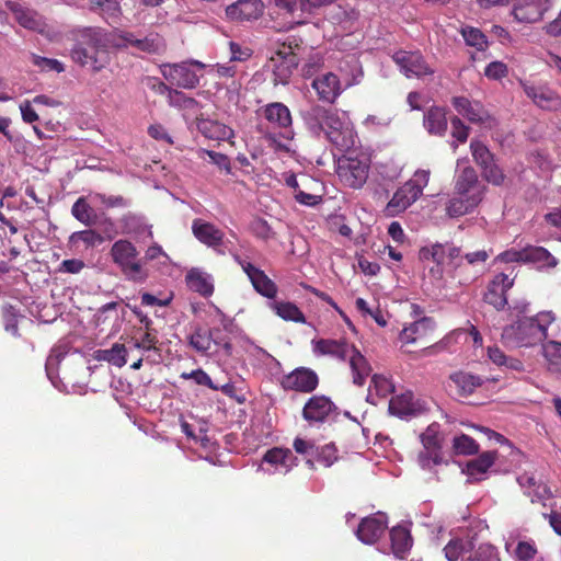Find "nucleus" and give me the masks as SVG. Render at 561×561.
<instances>
[{
	"instance_id": "f257e3e1",
	"label": "nucleus",
	"mask_w": 561,
	"mask_h": 561,
	"mask_svg": "<svg viewBox=\"0 0 561 561\" xmlns=\"http://www.w3.org/2000/svg\"><path fill=\"white\" fill-rule=\"evenodd\" d=\"M300 116L312 137H323L339 151L345 152L356 146L357 134L354 124L344 112L332 106L312 103L301 111Z\"/></svg>"
},
{
	"instance_id": "f03ea898",
	"label": "nucleus",
	"mask_w": 561,
	"mask_h": 561,
	"mask_svg": "<svg viewBox=\"0 0 561 561\" xmlns=\"http://www.w3.org/2000/svg\"><path fill=\"white\" fill-rule=\"evenodd\" d=\"M112 33L101 27H83L76 32V44L70 50L71 59L80 67L96 73L111 61L108 48L112 46Z\"/></svg>"
},
{
	"instance_id": "7ed1b4c3",
	"label": "nucleus",
	"mask_w": 561,
	"mask_h": 561,
	"mask_svg": "<svg viewBox=\"0 0 561 561\" xmlns=\"http://www.w3.org/2000/svg\"><path fill=\"white\" fill-rule=\"evenodd\" d=\"M556 320L551 311H541L534 317L518 319L503 329L501 339L508 347H533L542 343L547 336V330Z\"/></svg>"
},
{
	"instance_id": "20e7f679",
	"label": "nucleus",
	"mask_w": 561,
	"mask_h": 561,
	"mask_svg": "<svg viewBox=\"0 0 561 561\" xmlns=\"http://www.w3.org/2000/svg\"><path fill=\"white\" fill-rule=\"evenodd\" d=\"M313 353L317 356H330L339 360L348 359L353 375V382L363 386L371 371L370 364L366 357L345 339H319L312 341Z\"/></svg>"
},
{
	"instance_id": "39448f33",
	"label": "nucleus",
	"mask_w": 561,
	"mask_h": 561,
	"mask_svg": "<svg viewBox=\"0 0 561 561\" xmlns=\"http://www.w3.org/2000/svg\"><path fill=\"white\" fill-rule=\"evenodd\" d=\"M110 256L128 280L141 283L148 278L149 273L145 262L131 241L127 239L115 241L111 247Z\"/></svg>"
},
{
	"instance_id": "423d86ee",
	"label": "nucleus",
	"mask_w": 561,
	"mask_h": 561,
	"mask_svg": "<svg viewBox=\"0 0 561 561\" xmlns=\"http://www.w3.org/2000/svg\"><path fill=\"white\" fill-rule=\"evenodd\" d=\"M299 42L294 36L288 37L286 42L279 45L275 55L271 58L274 62L273 82L275 85L289 82L293 71L299 64L298 55L295 51L300 47Z\"/></svg>"
},
{
	"instance_id": "0eeeda50",
	"label": "nucleus",
	"mask_w": 561,
	"mask_h": 561,
	"mask_svg": "<svg viewBox=\"0 0 561 561\" xmlns=\"http://www.w3.org/2000/svg\"><path fill=\"white\" fill-rule=\"evenodd\" d=\"M470 151L473 161L481 169V174L485 181L493 185H502L505 180L503 170L496 163L493 152L480 140L472 139Z\"/></svg>"
},
{
	"instance_id": "6e6552de",
	"label": "nucleus",
	"mask_w": 561,
	"mask_h": 561,
	"mask_svg": "<svg viewBox=\"0 0 561 561\" xmlns=\"http://www.w3.org/2000/svg\"><path fill=\"white\" fill-rule=\"evenodd\" d=\"M113 48L123 49L133 47L138 51L147 54H159L165 48L163 38L156 33H150L145 37H138L131 32H111Z\"/></svg>"
},
{
	"instance_id": "1a4fd4ad",
	"label": "nucleus",
	"mask_w": 561,
	"mask_h": 561,
	"mask_svg": "<svg viewBox=\"0 0 561 561\" xmlns=\"http://www.w3.org/2000/svg\"><path fill=\"white\" fill-rule=\"evenodd\" d=\"M369 163L366 158L344 156L337 160L339 178L352 188H360L368 179Z\"/></svg>"
},
{
	"instance_id": "9d476101",
	"label": "nucleus",
	"mask_w": 561,
	"mask_h": 561,
	"mask_svg": "<svg viewBox=\"0 0 561 561\" xmlns=\"http://www.w3.org/2000/svg\"><path fill=\"white\" fill-rule=\"evenodd\" d=\"M302 419L309 425L324 424L337 415V407L324 394H313L305 403Z\"/></svg>"
},
{
	"instance_id": "9b49d317",
	"label": "nucleus",
	"mask_w": 561,
	"mask_h": 561,
	"mask_svg": "<svg viewBox=\"0 0 561 561\" xmlns=\"http://www.w3.org/2000/svg\"><path fill=\"white\" fill-rule=\"evenodd\" d=\"M319 382V376L313 369L300 366L284 375L279 385L285 391L311 393L318 388Z\"/></svg>"
},
{
	"instance_id": "f8f14e48",
	"label": "nucleus",
	"mask_w": 561,
	"mask_h": 561,
	"mask_svg": "<svg viewBox=\"0 0 561 561\" xmlns=\"http://www.w3.org/2000/svg\"><path fill=\"white\" fill-rule=\"evenodd\" d=\"M520 84L527 98L539 108L551 112L561 110V94L547 83L520 82Z\"/></svg>"
},
{
	"instance_id": "ddd939ff",
	"label": "nucleus",
	"mask_w": 561,
	"mask_h": 561,
	"mask_svg": "<svg viewBox=\"0 0 561 561\" xmlns=\"http://www.w3.org/2000/svg\"><path fill=\"white\" fill-rule=\"evenodd\" d=\"M194 66L199 68L204 67L199 61H195L194 64L181 62L164 65L162 75L172 85L183 89H193L199 82V78L193 69Z\"/></svg>"
},
{
	"instance_id": "4468645a",
	"label": "nucleus",
	"mask_w": 561,
	"mask_h": 561,
	"mask_svg": "<svg viewBox=\"0 0 561 561\" xmlns=\"http://www.w3.org/2000/svg\"><path fill=\"white\" fill-rule=\"evenodd\" d=\"M515 277L511 274L497 273L489 282L483 295L484 302L496 310H503L507 305V291L513 287Z\"/></svg>"
},
{
	"instance_id": "2eb2a0df",
	"label": "nucleus",
	"mask_w": 561,
	"mask_h": 561,
	"mask_svg": "<svg viewBox=\"0 0 561 561\" xmlns=\"http://www.w3.org/2000/svg\"><path fill=\"white\" fill-rule=\"evenodd\" d=\"M263 117L275 128L284 130L283 137L294 138L293 116L287 105L282 102H272L261 107Z\"/></svg>"
},
{
	"instance_id": "dca6fc26",
	"label": "nucleus",
	"mask_w": 561,
	"mask_h": 561,
	"mask_svg": "<svg viewBox=\"0 0 561 561\" xmlns=\"http://www.w3.org/2000/svg\"><path fill=\"white\" fill-rule=\"evenodd\" d=\"M446 272L453 279L457 280L459 285H469L478 277V270H473L463 262L461 248L457 245L449 247Z\"/></svg>"
},
{
	"instance_id": "f3484780",
	"label": "nucleus",
	"mask_w": 561,
	"mask_h": 561,
	"mask_svg": "<svg viewBox=\"0 0 561 561\" xmlns=\"http://www.w3.org/2000/svg\"><path fill=\"white\" fill-rule=\"evenodd\" d=\"M388 528V517L382 512H377L363 518L357 527V538L366 543L377 542Z\"/></svg>"
},
{
	"instance_id": "a211bd4d",
	"label": "nucleus",
	"mask_w": 561,
	"mask_h": 561,
	"mask_svg": "<svg viewBox=\"0 0 561 561\" xmlns=\"http://www.w3.org/2000/svg\"><path fill=\"white\" fill-rule=\"evenodd\" d=\"M455 194L474 198L481 203L485 186L479 181L478 173L472 167L463 168L456 178Z\"/></svg>"
},
{
	"instance_id": "6ab92c4d",
	"label": "nucleus",
	"mask_w": 561,
	"mask_h": 561,
	"mask_svg": "<svg viewBox=\"0 0 561 561\" xmlns=\"http://www.w3.org/2000/svg\"><path fill=\"white\" fill-rule=\"evenodd\" d=\"M392 59L408 78L413 76L420 78L434 72L419 51L399 50Z\"/></svg>"
},
{
	"instance_id": "aec40b11",
	"label": "nucleus",
	"mask_w": 561,
	"mask_h": 561,
	"mask_svg": "<svg viewBox=\"0 0 561 561\" xmlns=\"http://www.w3.org/2000/svg\"><path fill=\"white\" fill-rule=\"evenodd\" d=\"M311 87L314 89L318 99L329 104H334L343 91L339 77L333 72H325L316 77Z\"/></svg>"
},
{
	"instance_id": "412c9836",
	"label": "nucleus",
	"mask_w": 561,
	"mask_h": 561,
	"mask_svg": "<svg viewBox=\"0 0 561 561\" xmlns=\"http://www.w3.org/2000/svg\"><path fill=\"white\" fill-rule=\"evenodd\" d=\"M240 266L249 277L254 289L266 298H275L277 294L276 284L264 273V271L254 266L252 263L238 259Z\"/></svg>"
},
{
	"instance_id": "4be33fe9",
	"label": "nucleus",
	"mask_w": 561,
	"mask_h": 561,
	"mask_svg": "<svg viewBox=\"0 0 561 561\" xmlns=\"http://www.w3.org/2000/svg\"><path fill=\"white\" fill-rule=\"evenodd\" d=\"M264 11L262 0H238L226 8L229 20L244 22L257 20Z\"/></svg>"
},
{
	"instance_id": "5701e85b",
	"label": "nucleus",
	"mask_w": 561,
	"mask_h": 561,
	"mask_svg": "<svg viewBox=\"0 0 561 561\" xmlns=\"http://www.w3.org/2000/svg\"><path fill=\"white\" fill-rule=\"evenodd\" d=\"M420 196L421 191L405 182L394 192L392 198L388 202L385 211L388 216H398L417 201Z\"/></svg>"
},
{
	"instance_id": "b1692460",
	"label": "nucleus",
	"mask_w": 561,
	"mask_h": 561,
	"mask_svg": "<svg viewBox=\"0 0 561 561\" xmlns=\"http://www.w3.org/2000/svg\"><path fill=\"white\" fill-rule=\"evenodd\" d=\"M450 245H454V244L453 243L443 244V243L436 242L430 247L421 248V250L419 252L420 260H423V261L432 260L433 262L436 263V266L432 267L428 273L433 278H435L437 280H442L444 277V273H445L444 263H445V259L448 260V252H449Z\"/></svg>"
},
{
	"instance_id": "393cba45",
	"label": "nucleus",
	"mask_w": 561,
	"mask_h": 561,
	"mask_svg": "<svg viewBox=\"0 0 561 561\" xmlns=\"http://www.w3.org/2000/svg\"><path fill=\"white\" fill-rule=\"evenodd\" d=\"M435 322L432 318L424 317L409 327H405L399 335L400 341L403 344H414L417 342L430 343V335L434 332Z\"/></svg>"
},
{
	"instance_id": "a878e982",
	"label": "nucleus",
	"mask_w": 561,
	"mask_h": 561,
	"mask_svg": "<svg viewBox=\"0 0 561 561\" xmlns=\"http://www.w3.org/2000/svg\"><path fill=\"white\" fill-rule=\"evenodd\" d=\"M451 104L460 115L473 124L486 125V122L491 118L480 102H471L465 96H455Z\"/></svg>"
},
{
	"instance_id": "bb28decb",
	"label": "nucleus",
	"mask_w": 561,
	"mask_h": 561,
	"mask_svg": "<svg viewBox=\"0 0 561 561\" xmlns=\"http://www.w3.org/2000/svg\"><path fill=\"white\" fill-rule=\"evenodd\" d=\"M192 232L201 243L214 249L220 247L225 238L222 230L201 218L193 220Z\"/></svg>"
},
{
	"instance_id": "cd10ccee",
	"label": "nucleus",
	"mask_w": 561,
	"mask_h": 561,
	"mask_svg": "<svg viewBox=\"0 0 561 561\" xmlns=\"http://www.w3.org/2000/svg\"><path fill=\"white\" fill-rule=\"evenodd\" d=\"M549 0H524L513 9L514 18L524 23H534L542 19L548 10Z\"/></svg>"
},
{
	"instance_id": "c85d7f7f",
	"label": "nucleus",
	"mask_w": 561,
	"mask_h": 561,
	"mask_svg": "<svg viewBox=\"0 0 561 561\" xmlns=\"http://www.w3.org/2000/svg\"><path fill=\"white\" fill-rule=\"evenodd\" d=\"M5 7L14 14L16 22L22 27L31 31H43L45 23L36 11L15 1H7Z\"/></svg>"
},
{
	"instance_id": "c756f323",
	"label": "nucleus",
	"mask_w": 561,
	"mask_h": 561,
	"mask_svg": "<svg viewBox=\"0 0 561 561\" xmlns=\"http://www.w3.org/2000/svg\"><path fill=\"white\" fill-rule=\"evenodd\" d=\"M263 462L270 463L275 470L286 473L297 466V457L289 448L273 447L264 454Z\"/></svg>"
},
{
	"instance_id": "7c9ffc66",
	"label": "nucleus",
	"mask_w": 561,
	"mask_h": 561,
	"mask_svg": "<svg viewBox=\"0 0 561 561\" xmlns=\"http://www.w3.org/2000/svg\"><path fill=\"white\" fill-rule=\"evenodd\" d=\"M389 412L399 417L415 416L421 412V405L414 401L413 393L407 391L392 397L389 402Z\"/></svg>"
},
{
	"instance_id": "2f4dec72",
	"label": "nucleus",
	"mask_w": 561,
	"mask_h": 561,
	"mask_svg": "<svg viewBox=\"0 0 561 561\" xmlns=\"http://www.w3.org/2000/svg\"><path fill=\"white\" fill-rule=\"evenodd\" d=\"M196 127L205 138L210 140H226L233 136V130L229 126L209 118L198 117Z\"/></svg>"
},
{
	"instance_id": "473e14b6",
	"label": "nucleus",
	"mask_w": 561,
	"mask_h": 561,
	"mask_svg": "<svg viewBox=\"0 0 561 561\" xmlns=\"http://www.w3.org/2000/svg\"><path fill=\"white\" fill-rule=\"evenodd\" d=\"M187 287L203 297L214 294V284L209 274L198 268H192L185 276Z\"/></svg>"
},
{
	"instance_id": "72a5a7b5",
	"label": "nucleus",
	"mask_w": 561,
	"mask_h": 561,
	"mask_svg": "<svg viewBox=\"0 0 561 561\" xmlns=\"http://www.w3.org/2000/svg\"><path fill=\"white\" fill-rule=\"evenodd\" d=\"M423 125L431 135L443 136L447 130L446 111L432 106L424 113Z\"/></svg>"
},
{
	"instance_id": "f704fd0d",
	"label": "nucleus",
	"mask_w": 561,
	"mask_h": 561,
	"mask_svg": "<svg viewBox=\"0 0 561 561\" xmlns=\"http://www.w3.org/2000/svg\"><path fill=\"white\" fill-rule=\"evenodd\" d=\"M390 540L392 553L398 559H404L412 547V537L403 526H396L390 529Z\"/></svg>"
},
{
	"instance_id": "c9c22d12",
	"label": "nucleus",
	"mask_w": 561,
	"mask_h": 561,
	"mask_svg": "<svg viewBox=\"0 0 561 561\" xmlns=\"http://www.w3.org/2000/svg\"><path fill=\"white\" fill-rule=\"evenodd\" d=\"M450 379L457 387V394L459 397H468L474 390L482 386L483 380L479 376H474L465 371H458L450 376Z\"/></svg>"
},
{
	"instance_id": "e433bc0d",
	"label": "nucleus",
	"mask_w": 561,
	"mask_h": 561,
	"mask_svg": "<svg viewBox=\"0 0 561 561\" xmlns=\"http://www.w3.org/2000/svg\"><path fill=\"white\" fill-rule=\"evenodd\" d=\"M480 203L474 198L463 195H456L451 197L446 206V213L451 218H457L472 211Z\"/></svg>"
},
{
	"instance_id": "4c0bfd02",
	"label": "nucleus",
	"mask_w": 561,
	"mask_h": 561,
	"mask_svg": "<svg viewBox=\"0 0 561 561\" xmlns=\"http://www.w3.org/2000/svg\"><path fill=\"white\" fill-rule=\"evenodd\" d=\"M71 215L87 227H92L98 222V216L93 208L88 204L87 198L79 197L71 207Z\"/></svg>"
},
{
	"instance_id": "58836bf2",
	"label": "nucleus",
	"mask_w": 561,
	"mask_h": 561,
	"mask_svg": "<svg viewBox=\"0 0 561 561\" xmlns=\"http://www.w3.org/2000/svg\"><path fill=\"white\" fill-rule=\"evenodd\" d=\"M496 457V451L489 450L480 454L476 459L468 461L466 466L468 476L477 477L485 473L493 466Z\"/></svg>"
},
{
	"instance_id": "ea45409f",
	"label": "nucleus",
	"mask_w": 561,
	"mask_h": 561,
	"mask_svg": "<svg viewBox=\"0 0 561 561\" xmlns=\"http://www.w3.org/2000/svg\"><path fill=\"white\" fill-rule=\"evenodd\" d=\"M526 263H537L543 267H554L558 260L543 247H525Z\"/></svg>"
},
{
	"instance_id": "a19ab883",
	"label": "nucleus",
	"mask_w": 561,
	"mask_h": 561,
	"mask_svg": "<svg viewBox=\"0 0 561 561\" xmlns=\"http://www.w3.org/2000/svg\"><path fill=\"white\" fill-rule=\"evenodd\" d=\"M488 356L490 360L499 367H505L513 371H523L524 364L522 360L515 357L507 356L500 347L490 346L488 348Z\"/></svg>"
},
{
	"instance_id": "79ce46f5",
	"label": "nucleus",
	"mask_w": 561,
	"mask_h": 561,
	"mask_svg": "<svg viewBox=\"0 0 561 561\" xmlns=\"http://www.w3.org/2000/svg\"><path fill=\"white\" fill-rule=\"evenodd\" d=\"M213 332V330L197 327L188 337L190 346L201 354H206L214 342Z\"/></svg>"
},
{
	"instance_id": "37998d69",
	"label": "nucleus",
	"mask_w": 561,
	"mask_h": 561,
	"mask_svg": "<svg viewBox=\"0 0 561 561\" xmlns=\"http://www.w3.org/2000/svg\"><path fill=\"white\" fill-rule=\"evenodd\" d=\"M127 348L124 344L115 343L108 350H100L98 359L106 360L116 367H123L126 363Z\"/></svg>"
},
{
	"instance_id": "c03bdc74",
	"label": "nucleus",
	"mask_w": 561,
	"mask_h": 561,
	"mask_svg": "<svg viewBox=\"0 0 561 561\" xmlns=\"http://www.w3.org/2000/svg\"><path fill=\"white\" fill-rule=\"evenodd\" d=\"M453 450L455 455L471 456L479 451V444L469 435L460 434L453 439Z\"/></svg>"
},
{
	"instance_id": "a18cd8bd",
	"label": "nucleus",
	"mask_w": 561,
	"mask_h": 561,
	"mask_svg": "<svg viewBox=\"0 0 561 561\" xmlns=\"http://www.w3.org/2000/svg\"><path fill=\"white\" fill-rule=\"evenodd\" d=\"M273 309L276 314L286 321L304 323L306 321L304 313L293 302H274Z\"/></svg>"
},
{
	"instance_id": "49530a36",
	"label": "nucleus",
	"mask_w": 561,
	"mask_h": 561,
	"mask_svg": "<svg viewBox=\"0 0 561 561\" xmlns=\"http://www.w3.org/2000/svg\"><path fill=\"white\" fill-rule=\"evenodd\" d=\"M90 9L99 11L105 20H116L121 15V7L117 0H90Z\"/></svg>"
},
{
	"instance_id": "de8ad7c7",
	"label": "nucleus",
	"mask_w": 561,
	"mask_h": 561,
	"mask_svg": "<svg viewBox=\"0 0 561 561\" xmlns=\"http://www.w3.org/2000/svg\"><path fill=\"white\" fill-rule=\"evenodd\" d=\"M274 4L284 16L290 19V23L301 22L302 13H300V3L298 4L297 0H274Z\"/></svg>"
},
{
	"instance_id": "09e8293b",
	"label": "nucleus",
	"mask_w": 561,
	"mask_h": 561,
	"mask_svg": "<svg viewBox=\"0 0 561 561\" xmlns=\"http://www.w3.org/2000/svg\"><path fill=\"white\" fill-rule=\"evenodd\" d=\"M420 439L424 449L443 448V439L439 435V425L433 423L420 435Z\"/></svg>"
},
{
	"instance_id": "8fccbe9b",
	"label": "nucleus",
	"mask_w": 561,
	"mask_h": 561,
	"mask_svg": "<svg viewBox=\"0 0 561 561\" xmlns=\"http://www.w3.org/2000/svg\"><path fill=\"white\" fill-rule=\"evenodd\" d=\"M69 240L70 242L82 241L87 248H94L102 244L105 238L93 229H87L73 232Z\"/></svg>"
},
{
	"instance_id": "3c124183",
	"label": "nucleus",
	"mask_w": 561,
	"mask_h": 561,
	"mask_svg": "<svg viewBox=\"0 0 561 561\" xmlns=\"http://www.w3.org/2000/svg\"><path fill=\"white\" fill-rule=\"evenodd\" d=\"M373 390L375 391L378 398H386L388 394L394 391V386L390 379L382 375H374L370 380L369 386V394H373Z\"/></svg>"
},
{
	"instance_id": "603ef678",
	"label": "nucleus",
	"mask_w": 561,
	"mask_h": 561,
	"mask_svg": "<svg viewBox=\"0 0 561 561\" xmlns=\"http://www.w3.org/2000/svg\"><path fill=\"white\" fill-rule=\"evenodd\" d=\"M492 250L480 249L471 252L463 253L461 251V257L466 264L471 266L473 270H478V273L484 266L486 261L490 259Z\"/></svg>"
},
{
	"instance_id": "864d4df0",
	"label": "nucleus",
	"mask_w": 561,
	"mask_h": 561,
	"mask_svg": "<svg viewBox=\"0 0 561 561\" xmlns=\"http://www.w3.org/2000/svg\"><path fill=\"white\" fill-rule=\"evenodd\" d=\"M417 461L423 469L430 470L444 462L443 451L440 448H433V450L423 448L417 456Z\"/></svg>"
},
{
	"instance_id": "5fc2aeb1",
	"label": "nucleus",
	"mask_w": 561,
	"mask_h": 561,
	"mask_svg": "<svg viewBox=\"0 0 561 561\" xmlns=\"http://www.w3.org/2000/svg\"><path fill=\"white\" fill-rule=\"evenodd\" d=\"M543 355L549 365L557 371H561V343L549 341L542 345Z\"/></svg>"
},
{
	"instance_id": "6e6d98bb",
	"label": "nucleus",
	"mask_w": 561,
	"mask_h": 561,
	"mask_svg": "<svg viewBox=\"0 0 561 561\" xmlns=\"http://www.w3.org/2000/svg\"><path fill=\"white\" fill-rule=\"evenodd\" d=\"M462 36L469 46L476 47L478 50H484L488 46L486 36L478 28H462Z\"/></svg>"
},
{
	"instance_id": "4d7b16f0",
	"label": "nucleus",
	"mask_w": 561,
	"mask_h": 561,
	"mask_svg": "<svg viewBox=\"0 0 561 561\" xmlns=\"http://www.w3.org/2000/svg\"><path fill=\"white\" fill-rule=\"evenodd\" d=\"M208 156L210 161L216 164L220 170H224L227 174L231 173V163L228 156L216 152L213 150H206V149H199L198 150V157L204 158V156Z\"/></svg>"
},
{
	"instance_id": "13d9d810",
	"label": "nucleus",
	"mask_w": 561,
	"mask_h": 561,
	"mask_svg": "<svg viewBox=\"0 0 561 561\" xmlns=\"http://www.w3.org/2000/svg\"><path fill=\"white\" fill-rule=\"evenodd\" d=\"M317 460L324 467L332 466L337 460V449L334 444H327L320 448L316 447Z\"/></svg>"
},
{
	"instance_id": "bf43d9fd",
	"label": "nucleus",
	"mask_w": 561,
	"mask_h": 561,
	"mask_svg": "<svg viewBox=\"0 0 561 561\" xmlns=\"http://www.w3.org/2000/svg\"><path fill=\"white\" fill-rule=\"evenodd\" d=\"M470 559L473 561H500L497 549L491 543H481Z\"/></svg>"
},
{
	"instance_id": "052dcab7",
	"label": "nucleus",
	"mask_w": 561,
	"mask_h": 561,
	"mask_svg": "<svg viewBox=\"0 0 561 561\" xmlns=\"http://www.w3.org/2000/svg\"><path fill=\"white\" fill-rule=\"evenodd\" d=\"M4 329L7 332H10L12 335H19V325L18 318L19 314L14 307L8 306L3 308L2 312Z\"/></svg>"
},
{
	"instance_id": "680f3d73",
	"label": "nucleus",
	"mask_w": 561,
	"mask_h": 561,
	"mask_svg": "<svg viewBox=\"0 0 561 561\" xmlns=\"http://www.w3.org/2000/svg\"><path fill=\"white\" fill-rule=\"evenodd\" d=\"M33 64L42 70L56 71L58 73L65 71L64 65L57 60L38 55H32Z\"/></svg>"
},
{
	"instance_id": "e2e57ef3",
	"label": "nucleus",
	"mask_w": 561,
	"mask_h": 561,
	"mask_svg": "<svg viewBox=\"0 0 561 561\" xmlns=\"http://www.w3.org/2000/svg\"><path fill=\"white\" fill-rule=\"evenodd\" d=\"M465 549V542L461 539H451L444 548L445 557L449 561H457Z\"/></svg>"
},
{
	"instance_id": "0e129e2a",
	"label": "nucleus",
	"mask_w": 561,
	"mask_h": 561,
	"mask_svg": "<svg viewBox=\"0 0 561 561\" xmlns=\"http://www.w3.org/2000/svg\"><path fill=\"white\" fill-rule=\"evenodd\" d=\"M503 263H526L525 248L520 250L508 249L496 256Z\"/></svg>"
},
{
	"instance_id": "69168bd1",
	"label": "nucleus",
	"mask_w": 561,
	"mask_h": 561,
	"mask_svg": "<svg viewBox=\"0 0 561 561\" xmlns=\"http://www.w3.org/2000/svg\"><path fill=\"white\" fill-rule=\"evenodd\" d=\"M94 198L106 208L125 207L127 205L126 199L121 195H105L96 193Z\"/></svg>"
},
{
	"instance_id": "338daca9",
	"label": "nucleus",
	"mask_w": 561,
	"mask_h": 561,
	"mask_svg": "<svg viewBox=\"0 0 561 561\" xmlns=\"http://www.w3.org/2000/svg\"><path fill=\"white\" fill-rule=\"evenodd\" d=\"M250 227L252 232L260 239L267 240L273 234L271 227L262 218H255L252 220Z\"/></svg>"
},
{
	"instance_id": "774afa93",
	"label": "nucleus",
	"mask_w": 561,
	"mask_h": 561,
	"mask_svg": "<svg viewBox=\"0 0 561 561\" xmlns=\"http://www.w3.org/2000/svg\"><path fill=\"white\" fill-rule=\"evenodd\" d=\"M450 123H451V127H453V131H451V135L454 138H456L459 142H466L468 137H469V127L466 126L462 121L457 117V116H454L451 119H450Z\"/></svg>"
}]
</instances>
